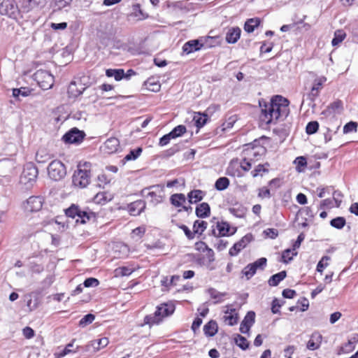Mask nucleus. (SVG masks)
Segmentation results:
<instances>
[{
	"instance_id": "nucleus-5",
	"label": "nucleus",
	"mask_w": 358,
	"mask_h": 358,
	"mask_svg": "<svg viewBox=\"0 0 358 358\" xmlns=\"http://www.w3.org/2000/svg\"><path fill=\"white\" fill-rule=\"evenodd\" d=\"M141 194L144 197H150V203L157 206L163 201L164 187L159 185H152L142 189Z\"/></svg>"
},
{
	"instance_id": "nucleus-61",
	"label": "nucleus",
	"mask_w": 358,
	"mask_h": 358,
	"mask_svg": "<svg viewBox=\"0 0 358 358\" xmlns=\"http://www.w3.org/2000/svg\"><path fill=\"white\" fill-rule=\"evenodd\" d=\"M284 303V301L282 302H280V301L276 298H275L273 301H272V303H271V312L273 313V314H277V313H280V308L283 305Z\"/></svg>"
},
{
	"instance_id": "nucleus-51",
	"label": "nucleus",
	"mask_w": 358,
	"mask_h": 358,
	"mask_svg": "<svg viewBox=\"0 0 358 358\" xmlns=\"http://www.w3.org/2000/svg\"><path fill=\"white\" fill-rule=\"evenodd\" d=\"M95 316L92 313H88L85 315L80 321H79V326L80 327H85L86 326L92 323V322L94 320Z\"/></svg>"
},
{
	"instance_id": "nucleus-13",
	"label": "nucleus",
	"mask_w": 358,
	"mask_h": 358,
	"mask_svg": "<svg viewBox=\"0 0 358 358\" xmlns=\"http://www.w3.org/2000/svg\"><path fill=\"white\" fill-rule=\"evenodd\" d=\"M85 136V134L83 131L74 127L63 136L62 140L66 143L79 144L83 141Z\"/></svg>"
},
{
	"instance_id": "nucleus-27",
	"label": "nucleus",
	"mask_w": 358,
	"mask_h": 358,
	"mask_svg": "<svg viewBox=\"0 0 358 358\" xmlns=\"http://www.w3.org/2000/svg\"><path fill=\"white\" fill-rule=\"evenodd\" d=\"M217 324L214 320H210L203 326L204 334L207 336H213L217 332Z\"/></svg>"
},
{
	"instance_id": "nucleus-31",
	"label": "nucleus",
	"mask_w": 358,
	"mask_h": 358,
	"mask_svg": "<svg viewBox=\"0 0 358 358\" xmlns=\"http://www.w3.org/2000/svg\"><path fill=\"white\" fill-rule=\"evenodd\" d=\"M286 276L287 272L285 271H282L271 275L268 281V283L270 286L275 287L278 285L279 283L286 278Z\"/></svg>"
},
{
	"instance_id": "nucleus-45",
	"label": "nucleus",
	"mask_w": 358,
	"mask_h": 358,
	"mask_svg": "<svg viewBox=\"0 0 358 358\" xmlns=\"http://www.w3.org/2000/svg\"><path fill=\"white\" fill-rule=\"evenodd\" d=\"M345 224L346 220L343 217H336L330 221L331 226L337 229H343Z\"/></svg>"
},
{
	"instance_id": "nucleus-39",
	"label": "nucleus",
	"mask_w": 358,
	"mask_h": 358,
	"mask_svg": "<svg viewBox=\"0 0 358 358\" xmlns=\"http://www.w3.org/2000/svg\"><path fill=\"white\" fill-rule=\"evenodd\" d=\"M230 181L227 177L219 178L215 183V188L218 191L226 189L229 185Z\"/></svg>"
},
{
	"instance_id": "nucleus-33",
	"label": "nucleus",
	"mask_w": 358,
	"mask_h": 358,
	"mask_svg": "<svg viewBox=\"0 0 358 358\" xmlns=\"http://www.w3.org/2000/svg\"><path fill=\"white\" fill-rule=\"evenodd\" d=\"M270 167V164L268 162H266L264 164H258L253 171H251V174L252 177L256 178L259 175H262V173H268V168Z\"/></svg>"
},
{
	"instance_id": "nucleus-30",
	"label": "nucleus",
	"mask_w": 358,
	"mask_h": 358,
	"mask_svg": "<svg viewBox=\"0 0 358 358\" xmlns=\"http://www.w3.org/2000/svg\"><path fill=\"white\" fill-rule=\"evenodd\" d=\"M131 15L136 17L138 20H143L149 17V15L141 8L139 3H136L132 6V13Z\"/></svg>"
},
{
	"instance_id": "nucleus-7",
	"label": "nucleus",
	"mask_w": 358,
	"mask_h": 358,
	"mask_svg": "<svg viewBox=\"0 0 358 358\" xmlns=\"http://www.w3.org/2000/svg\"><path fill=\"white\" fill-rule=\"evenodd\" d=\"M0 14L12 19H17L20 10L15 0H3L0 3Z\"/></svg>"
},
{
	"instance_id": "nucleus-50",
	"label": "nucleus",
	"mask_w": 358,
	"mask_h": 358,
	"mask_svg": "<svg viewBox=\"0 0 358 358\" xmlns=\"http://www.w3.org/2000/svg\"><path fill=\"white\" fill-rule=\"evenodd\" d=\"M319 129V123L317 121L309 122L306 127V132L308 135L315 134Z\"/></svg>"
},
{
	"instance_id": "nucleus-36",
	"label": "nucleus",
	"mask_w": 358,
	"mask_h": 358,
	"mask_svg": "<svg viewBox=\"0 0 358 358\" xmlns=\"http://www.w3.org/2000/svg\"><path fill=\"white\" fill-rule=\"evenodd\" d=\"M111 200V197L110 195L108 194V193L103 192H99L97 193L93 199V201L94 203L97 204L103 205L108 201Z\"/></svg>"
},
{
	"instance_id": "nucleus-49",
	"label": "nucleus",
	"mask_w": 358,
	"mask_h": 358,
	"mask_svg": "<svg viewBox=\"0 0 358 358\" xmlns=\"http://www.w3.org/2000/svg\"><path fill=\"white\" fill-rule=\"evenodd\" d=\"M236 165H238V160H236V161L232 160L230 162L229 166L227 170V173L228 175L233 176H237L238 177L242 176V174L240 173V171L238 169L236 171L234 170Z\"/></svg>"
},
{
	"instance_id": "nucleus-52",
	"label": "nucleus",
	"mask_w": 358,
	"mask_h": 358,
	"mask_svg": "<svg viewBox=\"0 0 358 358\" xmlns=\"http://www.w3.org/2000/svg\"><path fill=\"white\" fill-rule=\"evenodd\" d=\"M330 260V257L329 256H323L322 259L319 261L317 265L316 271L320 273L323 272V270L327 268L329 265L328 261Z\"/></svg>"
},
{
	"instance_id": "nucleus-56",
	"label": "nucleus",
	"mask_w": 358,
	"mask_h": 358,
	"mask_svg": "<svg viewBox=\"0 0 358 358\" xmlns=\"http://www.w3.org/2000/svg\"><path fill=\"white\" fill-rule=\"evenodd\" d=\"M201 38H204L206 39V43H208L210 46L203 45V48H210L216 46L218 44L219 36H202Z\"/></svg>"
},
{
	"instance_id": "nucleus-14",
	"label": "nucleus",
	"mask_w": 358,
	"mask_h": 358,
	"mask_svg": "<svg viewBox=\"0 0 358 358\" xmlns=\"http://www.w3.org/2000/svg\"><path fill=\"white\" fill-rule=\"evenodd\" d=\"M227 222H217L216 229H212V234L216 237L228 236L233 235L236 231V228L232 229Z\"/></svg>"
},
{
	"instance_id": "nucleus-64",
	"label": "nucleus",
	"mask_w": 358,
	"mask_h": 358,
	"mask_svg": "<svg viewBox=\"0 0 358 358\" xmlns=\"http://www.w3.org/2000/svg\"><path fill=\"white\" fill-rule=\"evenodd\" d=\"M242 273L246 277L247 280H250L252 277L254 276V275L256 273L253 270V268L249 264L243 268V269L242 270Z\"/></svg>"
},
{
	"instance_id": "nucleus-53",
	"label": "nucleus",
	"mask_w": 358,
	"mask_h": 358,
	"mask_svg": "<svg viewBox=\"0 0 358 358\" xmlns=\"http://www.w3.org/2000/svg\"><path fill=\"white\" fill-rule=\"evenodd\" d=\"M355 348V345H353L349 341H348L347 343H345L339 348L338 350V354L341 355L350 353V352L354 350Z\"/></svg>"
},
{
	"instance_id": "nucleus-40",
	"label": "nucleus",
	"mask_w": 358,
	"mask_h": 358,
	"mask_svg": "<svg viewBox=\"0 0 358 358\" xmlns=\"http://www.w3.org/2000/svg\"><path fill=\"white\" fill-rule=\"evenodd\" d=\"M296 255L297 252L293 251L292 249H286L282 252L281 262L285 264H288L293 259V257Z\"/></svg>"
},
{
	"instance_id": "nucleus-8",
	"label": "nucleus",
	"mask_w": 358,
	"mask_h": 358,
	"mask_svg": "<svg viewBox=\"0 0 358 358\" xmlns=\"http://www.w3.org/2000/svg\"><path fill=\"white\" fill-rule=\"evenodd\" d=\"M49 177L55 180H60L66 174V169L64 164L59 160H53L48 167Z\"/></svg>"
},
{
	"instance_id": "nucleus-59",
	"label": "nucleus",
	"mask_w": 358,
	"mask_h": 358,
	"mask_svg": "<svg viewBox=\"0 0 358 358\" xmlns=\"http://www.w3.org/2000/svg\"><path fill=\"white\" fill-rule=\"evenodd\" d=\"M254 162L248 159L246 157H243V159L240 162V167L244 171H248L251 168Z\"/></svg>"
},
{
	"instance_id": "nucleus-4",
	"label": "nucleus",
	"mask_w": 358,
	"mask_h": 358,
	"mask_svg": "<svg viewBox=\"0 0 358 358\" xmlns=\"http://www.w3.org/2000/svg\"><path fill=\"white\" fill-rule=\"evenodd\" d=\"M38 175L37 167L33 163H27L24 166L20 178L21 184L29 188L33 186Z\"/></svg>"
},
{
	"instance_id": "nucleus-9",
	"label": "nucleus",
	"mask_w": 358,
	"mask_h": 358,
	"mask_svg": "<svg viewBox=\"0 0 358 358\" xmlns=\"http://www.w3.org/2000/svg\"><path fill=\"white\" fill-rule=\"evenodd\" d=\"M246 146L243 155L254 163L259 161L266 152V149L262 145H247Z\"/></svg>"
},
{
	"instance_id": "nucleus-55",
	"label": "nucleus",
	"mask_w": 358,
	"mask_h": 358,
	"mask_svg": "<svg viewBox=\"0 0 358 358\" xmlns=\"http://www.w3.org/2000/svg\"><path fill=\"white\" fill-rule=\"evenodd\" d=\"M145 85L146 86L147 89L150 91L157 92L159 91L161 85L158 83H155L152 80V79H148L145 82Z\"/></svg>"
},
{
	"instance_id": "nucleus-17",
	"label": "nucleus",
	"mask_w": 358,
	"mask_h": 358,
	"mask_svg": "<svg viewBox=\"0 0 358 358\" xmlns=\"http://www.w3.org/2000/svg\"><path fill=\"white\" fill-rule=\"evenodd\" d=\"M241 29L238 27L228 28L225 34V41L229 44L236 43L240 38Z\"/></svg>"
},
{
	"instance_id": "nucleus-28",
	"label": "nucleus",
	"mask_w": 358,
	"mask_h": 358,
	"mask_svg": "<svg viewBox=\"0 0 358 358\" xmlns=\"http://www.w3.org/2000/svg\"><path fill=\"white\" fill-rule=\"evenodd\" d=\"M106 76L108 78L113 77L116 81H120L124 78V71L122 69H108L106 71Z\"/></svg>"
},
{
	"instance_id": "nucleus-63",
	"label": "nucleus",
	"mask_w": 358,
	"mask_h": 358,
	"mask_svg": "<svg viewBox=\"0 0 358 358\" xmlns=\"http://www.w3.org/2000/svg\"><path fill=\"white\" fill-rule=\"evenodd\" d=\"M326 81H327V78L324 76L317 78L314 80L312 87L314 88H316V90H317L320 92V90L323 87L324 83Z\"/></svg>"
},
{
	"instance_id": "nucleus-60",
	"label": "nucleus",
	"mask_w": 358,
	"mask_h": 358,
	"mask_svg": "<svg viewBox=\"0 0 358 358\" xmlns=\"http://www.w3.org/2000/svg\"><path fill=\"white\" fill-rule=\"evenodd\" d=\"M236 121V117L234 116H231L229 117L222 124V130L227 131L233 127L234 123Z\"/></svg>"
},
{
	"instance_id": "nucleus-32",
	"label": "nucleus",
	"mask_w": 358,
	"mask_h": 358,
	"mask_svg": "<svg viewBox=\"0 0 358 358\" xmlns=\"http://www.w3.org/2000/svg\"><path fill=\"white\" fill-rule=\"evenodd\" d=\"M208 119L207 115L201 113H195L192 121L194 122V125L198 129H200L206 124Z\"/></svg>"
},
{
	"instance_id": "nucleus-3",
	"label": "nucleus",
	"mask_w": 358,
	"mask_h": 358,
	"mask_svg": "<svg viewBox=\"0 0 358 358\" xmlns=\"http://www.w3.org/2000/svg\"><path fill=\"white\" fill-rule=\"evenodd\" d=\"M65 214L68 217L76 220V223L85 224L91 220L94 221L96 213L89 208L82 209L76 204H71L65 210Z\"/></svg>"
},
{
	"instance_id": "nucleus-35",
	"label": "nucleus",
	"mask_w": 358,
	"mask_h": 358,
	"mask_svg": "<svg viewBox=\"0 0 358 358\" xmlns=\"http://www.w3.org/2000/svg\"><path fill=\"white\" fill-rule=\"evenodd\" d=\"M234 343L243 350H246L249 348L250 343L244 336L236 334L234 338Z\"/></svg>"
},
{
	"instance_id": "nucleus-20",
	"label": "nucleus",
	"mask_w": 358,
	"mask_h": 358,
	"mask_svg": "<svg viewBox=\"0 0 358 358\" xmlns=\"http://www.w3.org/2000/svg\"><path fill=\"white\" fill-rule=\"evenodd\" d=\"M46 0H24L22 8L24 12L28 13L34 8H41L45 6Z\"/></svg>"
},
{
	"instance_id": "nucleus-26",
	"label": "nucleus",
	"mask_w": 358,
	"mask_h": 358,
	"mask_svg": "<svg viewBox=\"0 0 358 358\" xmlns=\"http://www.w3.org/2000/svg\"><path fill=\"white\" fill-rule=\"evenodd\" d=\"M205 192L201 189H194L187 194L188 201L190 203H196L203 199Z\"/></svg>"
},
{
	"instance_id": "nucleus-19",
	"label": "nucleus",
	"mask_w": 358,
	"mask_h": 358,
	"mask_svg": "<svg viewBox=\"0 0 358 358\" xmlns=\"http://www.w3.org/2000/svg\"><path fill=\"white\" fill-rule=\"evenodd\" d=\"M322 341V336L318 331H314L307 343L306 348L309 350H315L320 348Z\"/></svg>"
},
{
	"instance_id": "nucleus-62",
	"label": "nucleus",
	"mask_w": 358,
	"mask_h": 358,
	"mask_svg": "<svg viewBox=\"0 0 358 358\" xmlns=\"http://www.w3.org/2000/svg\"><path fill=\"white\" fill-rule=\"evenodd\" d=\"M83 285L85 287H95L99 285V281L95 278H87L85 280Z\"/></svg>"
},
{
	"instance_id": "nucleus-23",
	"label": "nucleus",
	"mask_w": 358,
	"mask_h": 358,
	"mask_svg": "<svg viewBox=\"0 0 358 358\" xmlns=\"http://www.w3.org/2000/svg\"><path fill=\"white\" fill-rule=\"evenodd\" d=\"M120 141L117 138H110L103 144V150L106 153L112 154L117 151Z\"/></svg>"
},
{
	"instance_id": "nucleus-1",
	"label": "nucleus",
	"mask_w": 358,
	"mask_h": 358,
	"mask_svg": "<svg viewBox=\"0 0 358 358\" xmlns=\"http://www.w3.org/2000/svg\"><path fill=\"white\" fill-rule=\"evenodd\" d=\"M289 100L280 95L273 96L269 102L259 101L261 122L268 125L285 120L289 114Z\"/></svg>"
},
{
	"instance_id": "nucleus-25",
	"label": "nucleus",
	"mask_w": 358,
	"mask_h": 358,
	"mask_svg": "<svg viewBox=\"0 0 358 358\" xmlns=\"http://www.w3.org/2000/svg\"><path fill=\"white\" fill-rule=\"evenodd\" d=\"M196 215L199 218H206L210 214V208L208 203L203 202L199 204L195 210Z\"/></svg>"
},
{
	"instance_id": "nucleus-38",
	"label": "nucleus",
	"mask_w": 358,
	"mask_h": 358,
	"mask_svg": "<svg viewBox=\"0 0 358 358\" xmlns=\"http://www.w3.org/2000/svg\"><path fill=\"white\" fill-rule=\"evenodd\" d=\"M73 0H53L51 6L53 10H60L66 6H70Z\"/></svg>"
},
{
	"instance_id": "nucleus-57",
	"label": "nucleus",
	"mask_w": 358,
	"mask_h": 358,
	"mask_svg": "<svg viewBox=\"0 0 358 358\" xmlns=\"http://www.w3.org/2000/svg\"><path fill=\"white\" fill-rule=\"evenodd\" d=\"M133 271L134 269L127 266L119 267L115 270L116 273L121 276H129L133 273Z\"/></svg>"
},
{
	"instance_id": "nucleus-37",
	"label": "nucleus",
	"mask_w": 358,
	"mask_h": 358,
	"mask_svg": "<svg viewBox=\"0 0 358 358\" xmlns=\"http://www.w3.org/2000/svg\"><path fill=\"white\" fill-rule=\"evenodd\" d=\"M31 90L28 87L15 88L13 90V96L18 100L20 97L28 96L31 94Z\"/></svg>"
},
{
	"instance_id": "nucleus-24",
	"label": "nucleus",
	"mask_w": 358,
	"mask_h": 358,
	"mask_svg": "<svg viewBox=\"0 0 358 358\" xmlns=\"http://www.w3.org/2000/svg\"><path fill=\"white\" fill-rule=\"evenodd\" d=\"M206 292L210 295V298L214 299L213 303H220L224 301V298L228 295L227 292H220L216 289L210 287L206 290Z\"/></svg>"
},
{
	"instance_id": "nucleus-10",
	"label": "nucleus",
	"mask_w": 358,
	"mask_h": 358,
	"mask_svg": "<svg viewBox=\"0 0 358 358\" xmlns=\"http://www.w3.org/2000/svg\"><path fill=\"white\" fill-rule=\"evenodd\" d=\"M43 198L38 196H31L22 203V208L27 213L39 211L43 206Z\"/></svg>"
},
{
	"instance_id": "nucleus-2",
	"label": "nucleus",
	"mask_w": 358,
	"mask_h": 358,
	"mask_svg": "<svg viewBox=\"0 0 358 358\" xmlns=\"http://www.w3.org/2000/svg\"><path fill=\"white\" fill-rule=\"evenodd\" d=\"M176 306L171 302L164 303L157 306L153 314L144 317V324L150 326L159 324L164 317L171 316L175 311Z\"/></svg>"
},
{
	"instance_id": "nucleus-16",
	"label": "nucleus",
	"mask_w": 358,
	"mask_h": 358,
	"mask_svg": "<svg viewBox=\"0 0 358 358\" xmlns=\"http://www.w3.org/2000/svg\"><path fill=\"white\" fill-rule=\"evenodd\" d=\"M255 322V313L248 311L241 323L239 330L242 334H248Z\"/></svg>"
},
{
	"instance_id": "nucleus-41",
	"label": "nucleus",
	"mask_w": 358,
	"mask_h": 358,
	"mask_svg": "<svg viewBox=\"0 0 358 358\" xmlns=\"http://www.w3.org/2000/svg\"><path fill=\"white\" fill-rule=\"evenodd\" d=\"M207 222L206 221L197 220L194 222L193 231L194 234H201L207 227Z\"/></svg>"
},
{
	"instance_id": "nucleus-48",
	"label": "nucleus",
	"mask_w": 358,
	"mask_h": 358,
	"mask_svg": "<svg viewBox=\"0 0 358 358\" xmlns=\"http://www.w3.org/2000/svg\"><path fill=\"white\" fill-rule=\"evenodd\" d=\"M142 151L143 150L140 147L134 150H131L124 157V159L125 161L135 160L140 156Z\"/></svg>"
},
{
	"instance_id": "nucleus-47",
	"label": "nucleus",
	"mask_w": 358,
	"mask_h": 358,
	"mask_svg": "<svg viewBox=\"0 0 358 358\" xmlns=\"http://www.w3.org/2000/svg\"><path fill=\"white\" fill-rule=\"evenodd\" d=\"M294 162L296 164V169L298 172H302L307 165L306 158L303 156L297 157Z\"/></svg>"
},
{
	"instance_id": "nucleus-6",
	"label": "nucleus",
	"mask_w": 358,
	"mask_h": 358,
	"mask_svg": "<svg viewBox=\"0 0 358 358\" xmlns=\"http://www.w3.org/2000/svg\"><path fill=\"white\" fill-rule=\"evenodd\" d=\"M34 78L43 90L50 89L54 84V76L48 71L38 70L34 74Z\"/></svg>"
},
{
	"instance_id": "nucleus-42",
	"label": "nucleus",
	"mask_w": 358,
	"mask_h": 358,
	"mask_svg": "<svg viewBox=\"0 0 358 358\" xmlns=\"http://www.w3.org/2000/svg\"><path fill=\"white\" fill-rule=\"evenodd\" d=\"M346 34L343 30L338 29L334 33V36L331 41V45L336 46L341 43L345 38Z\"/></svg>"
},
{
	"instance_id": "nucleus-54",
	"label": "nucleus",
	"mask_w": 358,
	"mask_h": 358,
	"mask_svg": "<svg viewBox=\"0 0 358 358\" xmlns=\"http://www.w3.org/2000/svg\"><path fill=\"white\" fill-rule=\"evenodd\" d=\"M358 124L356 122L350 121L345 124L343 127V133L348 134L351 132H356L357 130Z\"/></svg>"
},
{
	"instance_id": "nucleus-21",
	"label": "nucleus",
	"mask_w": 358,
	"mask_h": 358,
	"mask_svg": "<svg viewBox=\"0 0 358 358\" xmlns=\"http://www.w3.org/2000/svg\"><path fill=\"white\" fill-rule=\"evenodd\" d=\"M145 201L141 199L128 204L127 209L131 215H139L145 208Z\"/></svg>"
},
{
	"instance_id": "nucleus-44",
	"label": "nucleus",
	"mask_w": 358,
	"mask_h": 358,
	"mask_svg": "<svg viewBox=\"0 0 358 358\" xmlns=\"http://www.w3.org/2000/svg\"><path fill=\"white\" fill-rule=\"evenodd\" d=\"M267 259L265 257H261L254 262L253 263L250 264V266L253 268V270L256 273L258 269L264 270L265 266H266Z\"/></svg>"
},
{
	"instance_id": "nucleus-29",
	"label": "nucleus",
	"mask_w": 358,
	"mask_h": 358,
	"mask_svg": "<svg viewBox=\"0 0 358 358\" xmlns=\"http://www.w3.org/2000/svg\"><path fill=\"white\" fill-rule=\"evenodd\" d=\"M261 20L258 17L250 18L244 24V30L248 33H252L255 28L260 24Z\"/></svg>"
},
{
	"instance_id": "nucleus-22",
	"label": "nucleus",
	"mask_w": 358,
	"mask_h": 358,
	"mask_svg": "<svg viewBox=\"0 0 358 358\" xmlns=\"http://www.w3.org/2000/svg\"><path fill=\"white\" fill-rule=\"evenodd\" d=\"M108 344V339L106 337H103L99 339L92 341L90 344L85 346V350L90 351L91 348H92L93 350L96 352L107 346Z\"/></svg>"
},
{
	"instance_id": "nucleus-15",
	"label": "nucleus",
	"mask_w": 358,
	"mask_h": 358,
	"mask_svg": "<svg viewBox=\"0 0 358 358\" xmlns=\"http://www.w3.org/2000/svg\"><path fill=\"white\" fill-rule=\"evenodd\" d=\"M252 241V235L251 234H246L240 241L234 243V245L229 249V255L231 257L238 255V254Z\"/></svg>"
},
{
	"instance_id": "nucleus-43",
	"label": "nucleus",
	"mask_w": 358,
	"mask_h": 358,
	"mask_svg": "<svg viewBox=\"0 0 358 358\" xmlns=\"http://www.w3.org/2000/svg\"><path fill=\"white\" fill-rule=\"evenodd\" d=\"M267 259L265 257H261L254 262L253 263L250 264V266L253 268V270L256 273L258 269L264 270L265 266H266Z\"/></svg>"
},
{
	"instance_id": "nucleus-58",
	"label": "nucleus",
	"mask_w": 358,
	"mask_h": 358,
	"mask_svg": "<svg viewBox=\"0 0 358 358\" xmlns=\"http://www.w3.org/2000/svg\"><path fill=\"white\" fill-rule=\"evenodd\" d=\"M225 322H227L229 326H234L238 322V313H235L231 315L224 316Z\"/></svg>"
},
{
	"instance_id": "nucleus-46",
	"label": "nucleus",
	"mask_w": 358,
	"mask_h": 358,
	"mask_svg": "<svg viewBox=\"0 0 358 358\" xmlns=\"http://www.w3.org/2000/svg\"><path fill=\"white\" fill-rule=\"evenodd\" d=\"M186 132V127L184 125L180 124L174 127L170 132V136H172V138H176L178 137L181 136L182 134H184Z\"/></svg>"
},
{
	"instance_id": "nucleus-12",
	"label": "nucleus",
	"mask_w": 358,
	"mask_h": 358,
	"mask_svg": "<svg viewBox=\"0 0 358 358\" xmlns=\"http://www.w3.org/2000/svg\"><path fill=\"white\" fill-rule=\"evenodd\" d=\"M204 38H199L197 39L189 40L187 41L182 46V51L187 55L199 51L203 48V45L210 46L206 42Z\"/></svg>"
},
{
	"instance_id": "nucleus-18",
	"label": "nucleus",
	"mask_w": 358,
	"mask_h": 358,
	"mask_svg": "<svg viewBox=\"0 0 358 358\" xmlns=\"http://www.w3.org/2000/svg\"><path fill=\"white\" fill-rule=\"evenodd\" d=\"M85 89L86 87H84L80 81H71L68 88L69 96L76 98L82 94Z\"/></svg>"
},
{
	"instance_id": "nucleus-34",
	"label": "nucleus",
	"mask_w": 358,
	"mask_h": 358,
	"mask_svg": "<svg viewBox=\"0 0 358 358\" xmlns=\"http://www.w3.org/2000/svg\"><path fill=\"white\" fill-rule=\"evenodd\" d=\"M170 201L176 207H181L185 203L186 198L183 194H174L171 196Z\"/></svg>"
},
{
	"instance_id": "nucleus-11",
	"label": "nucleus",
	"mask_w": 358,
	"mask_h": 358,
	"mask_svg": "<svg viewBox=\"0 0 358 358\" xmlns=\"http://www.w3.org/2000/svg\"><path fill=\"white\" fill-rule=\"evenodd\" d=\"M90 171L78 169L73 176V183L75 186L85 187L90 183Z\"/></svg>"
}]
</instances>
